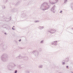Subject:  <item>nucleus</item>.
Returning <instances> with one entry per match:
<instances>
[{"label":"nucleus","mask_w":73,"mask_h":73,"mask_svg":"<svg viewBox=\"0 0 73 73\" xmlns=\"http://www.w3.org/2000/svg\"><path fill=\"white\" fill-rule=\"evenodd\" d=\"M62 12V11H61L60 13H61V12Z\"/></svg>","instance_id":"7ed1b4c3"},{"label":"nucleus","mask_w":73,"mask_h":73,"mask_svg":"<svg viewBox=\"0 0 73 73\" xmlns=\"http://www.w3.org/2000/svg\"><path fill=\"white\" fill-rule=\"evenodd\" d=\"M63 64H64V63H63Z\"/></svg>","instance_id":"39448f33"},{"label":"nucleus","mask_w":73,"mask_h":73,"mask_svg":"<svg viewBox=\"0 0 73 73\" xmlns=\"http://www.w3.org/2000/svg\"><path fill=\"white\" fill-rule=\"evenodd\" d=\"M19 41H21V39H20Z\"/></svg>","instance_id":"20e7f679"},{"label":"nucleus","mask_w":73,"mask_h":73,"mask_svg":"<svg viewBox=\"0 0 73 73\" xmlns=\"http://www.w3.org/2000/svg\"><path fill=\"white\" fill-rule=\"evenodd\" d=\"M66 68H68V66H66Z\"/></svg>","instance_id":"f03ea898"},{"label":"nucleus","mask_w":73,"mask_h":73,"mask_svg":"<svg viewBox=\"0 0 73 73\" xmlns=\"http://www.w3.org/2000/svg\"><path fill=\"white\" fill-rule=\"evenodd\" d=\"M17 73V71H15V73Z\"/></svg>","instance_id":"f257e3e1"}]
</instances>
